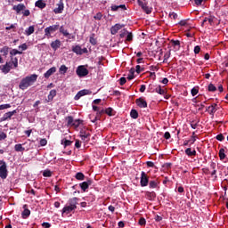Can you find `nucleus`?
Instances as JSON below:
<instances>
[{"label": "nucleus", "mask_w": 228, "mask_h": 228, "mask_svg": "<svg viewBox=\"0 0 228 228\" xmlns=\"http://www.w3.org/2000/svg\"><path fill=\"white\" fill-rule=\"evenodd\" d=\"M37 79H38V75L37 74L23 77L19 84L20 90H28L29 86H32L33 84L37 83Z\"/></svg>", "instance_id": "obj_1"}, {"label": "nucleus", "mask_w": 228, "mask_h": 228, "mask_svg": "<svg viewBox=\"0 0 228 228\" xmlns=\"http://www.w3.org/2000/svg\"><path fill=\"white\" fill-rule=\"evenodd\" d=\"M65 120H67V126L75 127V129H77L79 126H85V121L83 119H75L72 116L66 117Z\"/></svg>", "instance_id": "obj_2"}, {"label": "nucleus", "mask_w": 228, "mask_h": 228, "mask_svg": "<svg viewBox=\"0 0 228 228\" xmlns=\"http://www.w3.org/2000/svg\"><path fill=\"white\" fill-rule=\"evenodd\" d=\"M93 110L99 113V115H115L117 113L113 108L109 107L107 109H102L100 110L97 105H94L93 103Z\"/></svg>", "instance_id": "obj_3"}, {"label": "nucleus", "mask_w": 228, "mask_h": 228, "mask_svg": "<svg viewBox=\"0 0 228 228\" xmlns=\"http://www.w3.org/2000/svg\"><path fill=\"white\" fill-rule=\"evenodd\" d=\"M58 29H60V24H55V25H52L49 26L47 28H45V37H46V38H51V35H53V33H56V31H58Z\"/></svg>", "instance_id": "obj_4"}, {"label": "nucleus", "mask_w": 228, "mask_h": 228, "mask_svg": "<svg viewBox=\"0 0 228 228\" xmlns=\"http://www.w3.org/2000/svg\"><path fill=\"white\" fill-rule=\"evenodd\" d=\"M0 177L1 179H6L8 177V168L4 160H2L0 166Z\"/></svg>", "instance_id": "obj_5"}, {"label": "nucleus", "mask_w": 228, "mask_h": 228, "mask_svg": "<svg viewBox=\"0 0 228 228\" xmlns=\"http://www.w3.org/2000/svg\"><path fill=\"white\" fill-rule=\"evenodd\" d=\"M89 71L85 68V66H78L77 69V75L78 77H85L88 76Z\"/></svg>", "instance_id": "obj_6"}, {"label": "nucleus", "mask_w": 228, "mask_h": 228, "mask_svg": "<svg viewBox=\"0 0 228 228\" xmlns=\"http://www.w3.org/2000/svg\"><path fill=\"white\" fill-rule=\"evenodd\" d=\"M140 184L142 188L145 186H148V184H149V176L147 175V174L144 171H142L141 173Z\"/></svg>", "instance_id": "obj_7"}, {"label": "nucleus", "mask_w": 228, "mask_h": 228, "mask_svg": "<svg viewBox=\"0 0 228 228\" xmlns=\"http://www.w3.org/2000/svg\"><path fill=\"white\" fill-rule=\"evenodd\" d=\"M56 8L53 9V12L58 13H63V10L65 9V4H63V0H60L59 3L56 4Z\"/></svg>", "instance_id": "obj_8"}, {"label": "nucleus", "mask_w": 228, "mask_h": 228, "mask_svg": "<svg viewBox=\"0 0 228 228\" xmlns=\"http://www.w3.org/2000/svg\"><path fill=\"white\" fill-rule=\"evenodd\" d=\"M93 183H94V181L92 179H88L87 181L79 183V186L81 190H83L84 191H86V190H88V188L92 186Z\"/></svg>", "instance_id": "obj_9"}, {"label": "nucleus", "mask_w": 228, "mask_h": 228, "mask_svg": "<svg viewBox=\"0 0 228 228\" xmlns=\"http://www.w3.org/2000/svg\"><path fill=\"white\" fill-rule=\"evenodd\" d=\"M90 136L91 134H89V132H86V130L80 131L79 137L81 138L82 142H88V141L90 140Z\"/></svg>", "instance_id": "obj_10"}, {"label": "nucleus", "mask_w": 228, "mask_h": 228, "mask_svg": "<svg viewBox=\"0 0 228 228\" xmlns=\"http://www.w3.org/2000/svg\"><path fill=\"white\" fill-rule=\"evenodd\" d=\"M124 26H125L124 24H119V23H117L114 26H112L110 28L111 35H117L118 33V31H120V29H122V28H124Z\"/></svg>", "instance_id": "obj_11"}, {"label": "nucleus", "mask_w": 228, "mask_h": 228, "mask_svg": "<svg viewBox=\"0 0 228 228\" xmlns=\"http://www.w3.org/2000/svg\"><path fill=\"white\" fill-rule=\"evenodd\" d=\"M135 104L138 108H147V101H145L143 97L136 99Z\"/></svg>", "instance_id": "obj_12"}, {"label": "nucleus", "mask_w": 228, "mask_h": 228, "mask_svg": "<svg viewBox=\"0 0 228 228\" xmlns=\"http://www.w3.org/2000/svg\"><path fill=\"white\" fill-rule=\"evenodd\" d=\"M51 47L53 51H58L61 47V41L60 39H56L51 43Z\"/></svg>", "instance_id": "obj_13"}, {"label": "nucleus", "mask_w": 228, "mask_h": 228, "mask_svg": "<svg viewBox=\"0 0 228 228\" xmlns=\"http://www.w3.org/2000/svg\"><path fill=\"white\" fill-rule=\"evenodd\" d=\"M59 32L63 35L66 38H70V33H69V30L65 28V27L59 25Z\"/></svg>", "instance_id": "obj_14"}, {"label": "nucleus", "mask_w": 228, "mask_h": 228, "mask_svg": "<svg viewBox=\"0 0 228 228\" xmlns=\"http://www.w3.org/2000/svg\"><path fill=\"white\" fill-rule=\"evenodd\" d=\"M23 209L24 210L21 213L22 218H24V219L28 218L29 215H31V210L28 209V205H24Z\"/></svg>", "instance_id": "obj_15"}, {"label": "nucleus", "mask_w": 228, "mask_h": 228, "mask_svg": "<svg viewBox=\"0 0 228 228\" xmlns=\"http://www.w3.org/2000/svg\"><path fill=\"white\" fill-rule=\"evenodd\" d=\"M110 10L111 12H118V10H127V8L126 7V4H120V5H115V4H112L110 6Z\"/></svg>", "instance_id": "obj_16"}, {"label": "nucleus", "mask_w": 228, "mask_h": 228, "mask_svg": "<svg viewBox=\"0 0 228 228\" xmlns=\"http://www.w3.org/2000/svg\"><path fill=\"white\" fill-rule=\"evenodd\" d=\"M12 10H14V12L17 13H20V12L26 10V5H24V4H19L18 5H14Z\"/></svg>", "instance_id": "obj_17"}, {"label": "nucleus", "mask_w": 228, "mask_h": 228, "mask_svg": "<svg viewBox=\"0 0 228 228\" xmlns=\"http://www.w3.org/2000/svg\"><path fill=\"white\" fill-rule=\"evenodd\" d=\"M55 72H56V67H52L44 74V76L45 79H49V77H51V76H53V74H54Z\"/></svg>", "instance_id": "obj_18"}, {"label": "nucleus", "mask_w": 228, "mask_h": 228, "mask_svg": "<svg viewBox=\"0 0 228 228\" xmlns=\"http://www.w3.org/2000/svg\"><path fill=\"white\" fill-rule=\"evenodd\" d=\"M145 198L147 200H154L156 199V192L155 191H145Z\"/></svg>", "instance_id": "obj_19"}, {"label": "nucleus", "mask_w": 228, "mask_h": 228, "mask_svg": "<svg viewBox=\"0 0 228 228\" xmlns=\"http://www.w3.org/2000/svg\"><path fill=\"white\" fill-rule=\"evenodd\" d=\"M199 122H200V119L199 118L189 120V124L192 129H197V127H199Z\"/></svg>", "instance_id": "obj_20"}, {"label": "nucleus", "mask_w": 228, "mask_h": 228, "mask_svg": "<svg viewBox=\"0 0 228 228\" xmlns=\"http://www.w3.org/2000/svg\"><path fill=\"white\" fill-rule=\"evenodd\" d=\"M76 208H74L73 207H71L70 205L66 206L62 208V216L63 215H69V213H72V211H75Z\"/></svg>", "instance_id": "obj_21"}, {"label": "nucleus", "mask_w": 228, "mask_h": 228, "mask_svg": "<svg viewBox=\"0 0 228 228\" xmlns=\"http://www.w3.org/2000/svg\"><path fill=\"white\" fill-rule=\"evenodd\" d=\"M77 200H79V199H77V197L70 199L69 200V206H71V208H74L75 209H77Z\"/></svg>", "instance_id": "obj_22"}, {"label": "nucleus", "mask_w": 228, "mask_h": 228, "mask_svg": "<svg viewBox=\"0 0 228 228\" xmlns=\"http://www.w3.org/2000/svg\"><path fill=\"white\" fill-rule=\"evenodd\" d=\"M35 6L37 8H40V10H44V8H45V6H47V4L45 3L44 0H37L35 4Z\"/></svg>", "instance_id": "obj_23"}, {"label": "nucleus", "mask_w": 228, "mask_h": 228, "mask_svg": "<svg viewBox=\"0 0 228 228\" xmlns=\"http://www.w3.org/2000/svg\"><path fill=\"white\" fill-rule=\"evenodd\" d=\"M217 107H218V105H216V103L208 106L207 109L208 113H209L210 115L213 113H216Z\"/></svg>", "instance_id": "obj_24"}, {"label": "nucleus", "mask_w": 228, "mask_h": 228, "mask_svg": "<svg viewBox=\"0 0 228 228\" xmlns=\"http://www.w3.org/2000/svg\"><path fill=\"white\" fill-rule=\"evenodd\" d=\"M35 33V25L29 26L28 28L25 30V35L27 37H30V35H33Z\"/></svg>", "instance_id": "obj_25"}, {"label": "nucleus", "mask_w": 228, "mask_h": 228, "mask_svg": "<svg viewBox=\"0 0 228 228\" xmlns=\"http://www.w3.org/2000/svg\"><path fill=\"white\" fill-rule=\"evenodd\" d=\"M0 70H2V72L4 74H8L10 72V66L8 63H5L4 65H1L0 66Z\"/></svg>", "instance_id": "obj_26"}, {"label": "nucleus", "mask_w": 228, "mask_h": 228, "mask_svg": "<svg viewBox=\"0 0 228 228\" xmlns=\"http://www.w3.org/2000/svg\"><path fill=\"white\" fill-rule=\"evenodd\" d=\"M185 154L186 156H189L190 158H191V156H197V151L195 150L191 151V148H187L185 150Z\"/></svg>", "instance_id": "obj_27"}, {"label": "nucleus", "mask_w": 228, "mask_h": 228, "mask_svg": "<svg viewBox=\"0 0 228 228\" xmlns=\"http://www.w3.org/2000/svg\"><path fill=\"white\" fill-rule=\"evenodd\" d=\"M156 94H159V95H167V90L161 88V86H158L155 88Z\"/></svg>", "instance_id": "obj_28"}, {"label": "nucleus", "mask_w": 228, "mask_h": 228, "mask_svg": "<svg viewBox=\"0 0 228 228\" xmlns=\"http://www.w3.org/2000/svg\"><path fill=\"white\" fill-rule=\"evenodd\" d=\"M14 151L16 152H24L26 151V148L22 147V144L18 143L14 145Z\"/></svg>", "instance_id": "obj_29"}, {"label": "nucleus", "mask_w": 228, "mask_h": 228, "mask_svg": "<svg viewBox=\"0 0 228 228\" xmlns=\"http://www.w3.org/2000/svg\"><path fill=\"white\" fill-rule=\"evenodd\" d=\"M11 63L13 69H17L19 67V59L17 57H11Z\"/></svg>", "instance_id": "obj_30"}, {"label": "nucleus", "mask_w": 228, "mask_h": 228, "mask_svg": "<svg viewBox=\"0 0 228 228\" xmlns=\"http://www.w3.org/2000/svg\"><path fill=\"white\" fill-rule=\"evenodd\" d=\"M89 119L91 120V122H93V124H95L97 120H101V115H90Z\"/></svg>", "instance_id": "obj_31"}, {"label": "nucleus", "mask_w": 228, "mask_h": 228, "mask_svg": "<svg viewBox=\"0 0 228 228\" xmlns=\"http://www.w3.org/2000/svg\"><path fill=\"white\" fill-rule=\"evenodd\" d=\"M54 97H56V90L53 89L50 91V93L48 94V102H51V101H53V99H54Z\"/></svg>", "instance_id": "obj_32"}, {"label": "nucleus", "mask_w": 228, "mask_h": 228, "mask_svg": "<svg viewBox=\"0 0 228 228\" xmlns=\"http://www.w3.org/2000/svg\"><path fill=\"white\" fill-rule=\"evenodd\" d=\"M142 9L143 10V12L145 13H147V15L152 13V7L147 6V4H144V5L142 7Z\"/></svg>", "instance_id": "obj_33"}, {"label": "nucleus", "mask_w": 228, "mask_h": 228, "mask_svg": "<svg viewBox=\"0 0 228 228\" xmlns=\"http://www.w3.org/2000/svg\"><path fill=\"white\" fill-rule=\"evenodd\" d=\"M75 179H77V181H85V174H83L82 172L77 173L75 175Z\"/></svg>", "instance_id": "obj_34"}, {"label": "nucleus", "mask_w": 228, "mask_h": 228, "mask_svg": "<svg viewBox=\"0 0 228 228\" xmlns=\"http://www.w3.org/2000/svg\"><path fill=\"white\" fill-rule=\"evenodd\" d=\"M72 51L75 53V54L81 55V46L80 45H75L72 46Z\"/></svg>", "instance_id": "obj_35"}, {"label": "nucleus", "mask_w": 228, "mask_h": 228, "mask_svg": "<svg viewBox=\"0 0 228 228\" xmlns=\"http://www.w3.org/2000/svg\"><path fill=\"white\" fill-rule=\"evenodd\" d=\"M170 44H171V45H173V47H178V49H179V47H181V41H179V40L172 39L170 41Z\"/></svg>", "instance_id": "obj_36"}, {"label": "nucleus", "mask_w": 228, "mask_h": 228, "mask_svg": "<svg viewBox=\"0 0 228 228\" xmlns=\"http://www.w3.org/2000/svg\"><path fill=\"white\" fill-rule=\"evenodd\" d=\"M9 49L10 48L8 46H4L3 48L0 49L1 54H3V56H8Z\"/></svg>", "instance_id": "obj_37"}, {"label": "nucleus", "mask_w": 228, "mask_h": 228, "mask_svg": "<svg viewBox=\"0 0 228 228\" xmlns=\"http://www.w3.org/2000/svg\"><path fill=\"white\" fill-rule=\"evenodd\" d=\"M219 158H220L221 160L225 159V149L221 148L219 150Z\"/></svg>", "instance_id": "obj_38"}, {"label": "nucleus", "mask_w": 228, "mask_h": 228, "mask_svg": "<svg viewBox=\"0 0 228 228\" xmlns=\"http://www.w3.org/2000/svg\"><path fill=\"white\" fill-rule=\"evenodd\" d=\"M95 34H92L90 38H89V42L90 44H92V45H97V39H95Z\"/></svg>", "instance_id": "obj_39"}, {"label": "nucleus", "mask_w": 228, "mask_h": 228, "mask_svg": "<svg viewBox=\"0 0 228 228\" xmlns=\"http://www.w3.org/2000/svg\"><path fill=\"white\" fill-rule=\"evenodd\" d=\"M69 70V68L65 65H61L59 69L60 74H67V71Z\"/></svg>", "instance_id": "obj_40"}, {"label": "nucleus", "mask_w": 228, "mask_h": 228, "mask_svg": "<svg viewBox=\"0 0 228 228\" xmlns=\"http://www.w3.org/2000/svg\"><path fill=\"white\" fill-rule=\"evenodd\" d=\"M129 31L127 29L123 28L119 33V38H125L128 35Z\"/></svg>", "instance_id": "obj_41"}, {"label": "nucleus", "mask_w": 228, "mask_h": 228, "mask_svg": "<svg viewBox=\"0 0 228 228\" xmlns=\"http://www.w3.org/2000/svg\"><path fill=\"white\" fill-rule=\"evenodd\" d=\"M10 29L15 31V29H17V23L12 24L9 27H5V31H10Z\"/></svg>", "instance_id": "obj_42"}, {"label": "nucleus", "mask_w": 228, "mask_h": 228, "mask_svg": "<svg viewBox=\"0 0 228 228\" xmlns=\"http://www.w3.org/2000/svg\"><path fill=\"white\" fill-rule=\"evenodd\" d=\"M11 56H16V54H22V52L17 50V49H12L10 52Z\"/></svg>", "instance_id": "obj_43"}, {"label": "nucleus", "mask_w": 228, "mask_h": 228, "mask_svg": "<svg viewBox=\"0 0 228 228\" xmlns=\"http://www.w3.org/2000/svg\"><path fill=\"white\" fill-rule=\"evenodd\" d=\"M53 175V172L51 170H45L43 172V176L44 177H51Z\"/></svg>", "instance_id": "obj_44"}, {"label": "nucleus", "mask_w": 228, "mask_h": 228, "mask_svg": "<svg viewBox=\"0 0 228 228\" xmlns=\"http://www.w3.org/2000/svg\"><path fill=\"white\" fill-rule=\"evenodd\" d=\"M150 188H158V182L157 181H150L149 183Z\"/></svg>", "instance_id": "obj_45"}, {"label": "nucleus", "mask_w": 228, "mask_h": 228, "mask_svg": "<svg viewBox=\"0 0 228 228\" xmlns=\"http://www.w3.org/2000/svg\"><path fill=\"white\" fill-rule=\"evenodd\" d=\"M208 92H216V86L213 84H209L208 87Z\"/></svg>", "instance_id": "obj_46"}, {"label": "nucleus", "mask_w": 228, "mask_h": 228, "mask_svg": "<svg viewBox=\"0 0 228 228\" xmlns=\"http://www.w3.org/2000/svg\"><path fill=\"white\" fill-rule=\"evenodd\" d=\"M79 92H80V94L82 95V97L85 95H89V94H91L90 90H88V89H83Z\"/></svg>", "instance_id": "obj_47"}, {"label": "nucleus", "mask_w": 228, "mask_h": 228, "mask_svg": "<svg viewBox=\"0 0 228 228\" xmlns=\"http://www.w3.org/2000/svg\"><path fill=\"white\" fill-rule=\"evenodd\" d=\"M168 58H170V52H167L164 54V61L163 63H167Z\"/></svg>", "instance_id": "obj_48"}, {"label": "nucleus", "mask_w": 228, "mask_h": 228, "mask_svg": "<svg viewBox=\"0 0 228 228\" xmlns=\"http://www.w3.org/2000/svg\"><path fill=\"white\" fill-rule=\"evenodd\" d=\"M126 42H133V33L128 32V34H126Z\"/></svg>", "instance_id": "obj_49"}, {"label": "nucleus", "mask_w": 228, "mask_h": 228, "mask_svg": "<svg viewBox=\"0 0 228 228\" xmlns=\"http://www.w3.org/2000/svg\"><path fill=\"white\" fill-rule=\"evenodd\" d=\"M191 94L192 97H195V95H197V94H199V88L193 87L191 91Z\"/></svg>", "instance_id": "obj_50"}, {"label": "nucleus", "mask_w": 228, "mask_h": 228, "mask_svg": "<svg viewBox=\"0 0 228 228\" xmlns=\"http://www.w3.org/2000/svg\"><path fill=\"white\" fill-rule=\"evenodd\" d=\"M125 83H127V79L124 77L119 78V85L120 86H124Z\"/></svg>", "instance_id": "obj_51"}, {"label": "nucleus", "mask_w": 228, "mask_h": 228, "mask_svg": "<svg viewBox=\"0 0 228 228\" xmlns=\"http://www.w3.org/2000/svg\"><path fill=\"white\" fill-rule=\"evenodd\" d=\"M216 140H218V142H224V140H225V137L224 136L223 134H219L216 135Z\"/></svg>", "instance_id": "obj_52"}, {"label": "nucleus", "mask_w": 228, "mask_h": 228, "mask_svg": "<svg viewBox=\"0 0 228 228\" xmlns=\"http://www.w3.org/2000/svg\"><path fill=\"white\" fill-rule=\"evenodd\" d=\"M94 19L95 20H101V19H102V12H98L96 15L94 16Z\"/></svg>", "instance_id": "obj_53"}, {"label": "nucleus", "mask_w": 228, "mask_h": 228, "mask_svg": "<svg viewBox=\"0 0 228 228\" xmlns=\"http://www.w3.org/2000/svg\"><path fill=\"white\" fill-rule=\"evenodd\" d=\"M138 224H139V225H146L147 221H146L143 217H141V218L139 219Z\"/></svg>", "instance_id": "obj_54"}, {"label": "nucleus", "mask_w": 228, "mask_h": 228, "mask_svg": "<svg viewBox=\"0 0 228 228\" xmlns=\"http://www.w3.org/2000/svg\"><path fill=\"white\" fill-rule=\"evenodd\" d=\"M39 143L41 147H45L47 145V139H41Z\"/></svg>", "instance_id": "obj_55"}, {"label": "nucleus", "mask_w": 228, "mask_h": 228, "mask_svg": "<svg viewBox=\"0 0 228 228\" xmlns=\"http://www.w3.org/2000/svg\"><path fill=\"white\" fill-rule=\"evenodd\" d=\"M63 145L64 147H69V145H72V141L65 139Z\"/></svg>", "instance_id": "obj_56"}, {"label": "nucleus", "mask_w": 228, "mask_h": 228, "mask_svg": "<svg viewBox=\"0 0 228 228\" xmlns=\"http://www.w3.org/2000/svg\"><path fill=\"white\" fill-rule=\"evenodd\" d=\"M7 135L4 132H0V142L3 140H6Z\"/></svg>", "instance_id": "obj_57"}, {"label": "nucleus", "mask_w": 228, "mask_h": 228, "mask_svg": "<svg viewBox=\"0 0 228 228\" xmlns=\"http://www.w3.org/2000/svg\"><path fill=\"white\" fill-rule=\"evenodd\" d=\"M148 92L150 94H154V92H156V89H154V86L150 85L149 87H148Z\"/></svg>", "instance_id": "obj_58"}, {"label": "nucleus", "mask_w": 228, "mask_h": 228, "mask_svg": "<svg viewBox=\"0 0 228 228\" xmlns=\"http://www.w3.org/2000/svg\"><path fill=\"white\" fill-rule=\"evenodd\" d=\"M135 71L137 72V74H140V73L143 72V69H142V67L140 65H137L135 67Z\"/></svg>", "instance_id": "obj_59"}, {"label": "nucleus", "mask_w": 228, "mask_h": 228, "mask_svg": "<svg viewBox=\"0 0 228 228\" xmlns=\"http://www.w3.org/2000/svg\"><path fill=\"white\" fill-rule=\"evenodd\" d=\"M169 17L171 18V19H174V20H175L176 19H177V13H175V12H170L169 13Z\"/></svg>", "instance_id": "obj_60"}, {"label": "nucleus", "mask_w": 228, "mask_h": 228, "mask_svg": "<svg viewBox=\"0 0 228 228\" xmlns=\"http://www.w3.org/2000/svg\"><path fill=\"white\" fill-rule=\"evenodd\" d=\"M146 165H147V167H149L150 168H154V167H156V166H154V162H152V161H147V162H146Z\"/></svg>", "instance_id": "obj_61"}, {"label": "nucleus", "mask_w": 228, "mask_h": 228, "mask_svg": "<svg viewBox=\"0 0 228 228\" xmlns=\"http://www.w3.org/2000/svg\"><path fill=\"white\" fill-rule=\"evenodd\" d=\"M154 220L156 222H161V220H163V216L156 215L155 217H154Z\"/></svg>", "instance_id": "obj_62"}, {"label": "nucleus", "mask_w": 228, "mask_h": 228, "mask_svg": "<svg viewBox=\"0 0 228 228\" xmlns=\"http://www.w3.org/2000/svg\"><path fill=\"white\" fill-rule=\"evenodd\" d=\"M199 53H200V47L199 45H196L194 47V53L199 54Z\"/></svg>", "instance_id": "obj_63"}, {"label": "nucleus", "mask_w": 228, "mask_h": 228, "mask_svg": "<svg viewBox=\"0 0 228 228\" xmlns=\"http://www.w3.org/2000/svg\"><path fill=\"white\" fill-rule=\"evenodd\" d=\"M42 227L44 228H51V223H43Z\"/></svg>", "instance_id": "obj_64"}]
</instances>
